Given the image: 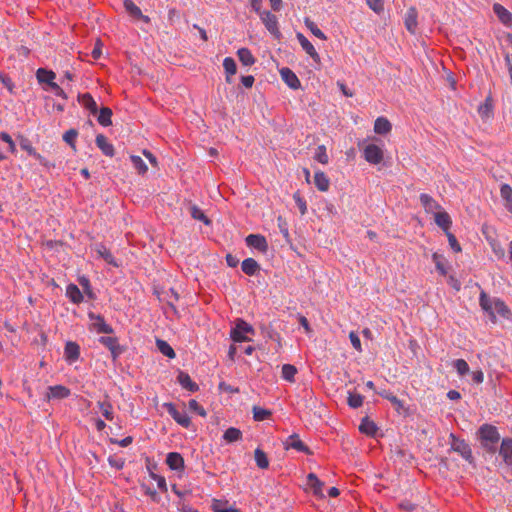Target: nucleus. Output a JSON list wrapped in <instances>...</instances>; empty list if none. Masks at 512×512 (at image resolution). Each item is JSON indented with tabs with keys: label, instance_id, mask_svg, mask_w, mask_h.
<instances>
[{
	"label": "nucleus",
	"instance_id": "nucleus-1",
	"mask_svg": "<svg viewBox=\"0 0 512 512\" xmlns=\"http://www.w3.org/2000/svg\"><path fill=\"white\" fill-rule=\"evenodd\" d=\"M479 304L482 310L488 315L492 323L497 322L496 314L511 320L512 312L500 298H491L486 292L481 291L479 296Z\"/></svg>",
	"mask_w": 512,
	"mask_h": 512
},
{
	"label": "nucleus",
	"instance_id": "nucleus-2",
	"mask_svg": "<svg viewBox=\"0 0 512 512\" xmlns=\"http://www.w3.org/2000/svg\"><path fill=\"white\" fill-rule=\"evenodd\" d=\"M256 333L254 327L243 318H236L230 329V338L234 343L250 342Z\"/></svg>",
	"mask_w": 512,
	"mask_h": 512
},
{
	"label": "nucleus",
	"instance_id": "nucleus-3",
	"mask_svg": "<svg viewBox=\"0 0 512 512\" xmlns=\"http://www.w3.org/2000/svg\"><path fill=\"white\" fill-rule=\"evenodd\" d=\"M478 433L482 446L488 452H494L496 445L500 440V435L497 431V428L493 425L484 424L479 428Z\"/></svg>",
	"mask_w": 512,
	"mask_h": 512
},
{
	"label": "nucleus",
	"instance_id": "nucleus-4",
	"mask_svg": "<svg viewBox=\"0 0 512 512\" xmlns=\"http://www.w3.org/2000/svg\"><path fill=\"white\" fill-rule=\"evenodd\" d=\"M90 321H92V324L90 325L89 329L96 331L98 334H113L114 328L106 323L104 317L101 314H96L92 311H89L87 314Z\"/></svg>",
	"mask_w": 512,
	"mask_h": 512
},
{
	"label": "nucleus",
	"instance_id": "nucleus-5",
	"mask_svg": "<svg viewBox=\"0 0 512 512\" xmlns=\"http://www.w3.org/2000/svg\"><path fill=\"white\" fill-rule=\"evenodd\" d=\"M363 157L368 163L378 165L384 159L383 149L374 143H370L364 146Z\"/></svg>",
	"mask_w": 512,
	"mask_h": 512
},
{
	"label": "nucleus",
	"instance_id": "nucleus-6",
	"mask_svg": "<svg viewBox=\"0 0 512 512\" xmlns=\"http://www.w3.org/2000/svg\"><path fill=\"white\" fill-rule=\"evenodd\" d=\"M98 342L110 351L113 360H116L125 352V347L119 344L117 337L101 336Z\"/></svg>",
	"mask_w": 512,
	"mask_h": 512
},
{
	"label": "nucleus",
	"instance_id": "nucleus-7",
	"mask_svg": "<svg viewBox=\"0 0 512 512\" xmlns=\"http://www.w3.org/2000/svg\"><path fill=\"white\" fill-rule=\"evenodd\" d=\"M451 450L461 455L469 463L473 462V456L470 446L464 441L450 434Z\"/></svg>",
	"mask_w": 512,
	"mask_h": 512
},
{
	"label": "nucleus",
	"instance_id": "nucleus-8",
	"mask_svg": "<svg viewBox=\"0 0 512 512\" xmlns=\"http://www.w3.org/2000/svg\"><path fill=\"white\" fill-rule=\"evenodd\" d=\"M260 19L265 25L266 29L276 38L280 39L282 34L278 27V19L276 15L271 13L268 10H264L263 13L260 14Z\"/></svg>",
	"mask_w": 512,
	"mask_h": 512
},
{
	"label": "nucleus",
	"instance_id": "nucleus-9",
	"mask_svg": "<svg viewBox=\"0 0 512 512\" xmlns=\"http://www.w3.org/2000/svg\"><path fill=\"white\" fill-rule=\"evenodd\" d=\"M163 407L166 409L168 414L182 427L188 428L191 424L190 417L185 410L179 411L176 409L173 403H164Z\"/></svg>",
	"mask_w": 512,
	"mask_h": 512
},
{
	"label": "nucleus",
	"instance_id": "nucleus-10",
	"mask_svg": "<svg viewBox=\"0 0 512 512\" xmlns=\"http://www.w3.org/2000/svg\"><path fill=\"white\" fill-rule=\"evenodd\" d=\"M405 396L406 394L404 392H401L400 394H394L391 396L389 401L399 415L407 417L410 415V409L407 405Z\"/></svg>",
	"mask_w": 512,
	"mask_h": 512
},
{
	"label": "nucleus",
	"instance_id": "nucleus-11",
	"mask_svg": "<svg viewBox=\"0 0 512 512\" xmlns=\"http://www.w3.org/2000/svg\"><path fill=\"white\" fill-rule=\"evenodd\" d=\"M246 245L256 249L259 252L266 253L268 251V242L265 236L261 234H249L245 238Z\"/></svg>",
	"mask_w": 512,
	"mask_h": 512
},
{
	"label": "nucleus",
	"instance_id": "nucleus-12",
	"mask_svg": "<svg viewBox=\"0 0 512 512\" xmlns=\"http://www.w3.org/2000/svg\"><path fill=\"white\" fill-rule=\"evenodd\" d=\"M296 38L300 43L302 49L313 59V61L320 65L321 58L312 43L300 32L296 34Z\"/></svg>",
	"mask_w": 512,
	"mask_h": 512
},
{
	"label": "nucleus",
	"instance_id": "nucleus-13",
	"mask_svg": "<svg viewBox=\"0 0 512 512\" xmlns=\"http://www.w3.org/2000/svg\"><path fill=\"white\" fill-rule=\"evenodd\" d=\"M285 449H295L299 452H303L307 455H311L312 451L306 446L300 439L298 434L290 435L284 442Z\"/></svg>",
	"mask_w": 512,
	"mask_h": 512
},
{
	"label": "nucleus",
	"instance_id": "nucleus-14",
	"mask_svg": "<svg viewBox=\"0 0 512 512\" xmlns=\"http://www.w3.org/2000/svg\"><path fill=\"white\" fill-rule=\"evenodd\" d=\"M280 76L283 82L291 89L297 90L301 88V82L297 75L288 67L280 69Z\"/></svg>",
	"mask_w": 512,
	"mask_h": 512
},
{
	"label": "nucleus",
	"instance_id": "nucleus-15",
	"mask_svg": "<svg viewBox=\"0 0 512 512\" xmlns=\"http://www.w3.org/2000/svg\"><path fill=\"white\" fill-rule=\"evenodd\" d=\"M64 358L69 363H75L80 358V346L77 342L67 341L64 347Z\"/></svg>",
	"mask_w": 512,
	"mask_h": 512
},
{
	"label": "nucleus",
	"instance_id": "nucleus-16",
	"mask_svg": "<svg viewBox=\"0 0 512 512\" xmlns=\"http://www.w3.org/2000/svg\"><path fill=\"white\" fill-rule=\"evenodd\" d=\"M79 104L88 110L90 114L96 116L98 113V105L90 93H79L77 96Z\"/></svg>",
	"mask_w": 512,
	"mask_h": 512
},
{
	"label": "nucleus",
	"instance_id": "nucleus-17",
	"mask_svg": "<svg viewBox=\"0 0 512 512\" xmlns=\"http://www.w3.org/2000/svg\"><path fill=\"white\" fill-rule=\"evenodd\" d=\"M418 11L414 6L407 9L404 17V25L408 32L415 34L418 25Z\"/></svg>",
	"mask_w": 512,
	"mask_h": 512
},
{
	"label": "nucleus",
	"instance_id": "nucleus-18",
	"mask_svg": "<svg viewBox=\"0 0 512 512\" xmlns=\"http://www.w3.org/2000/svg\"><path fill=\"white\" fill-rule=\"evenodd\" d=\"M124 8L126 12L134 19L142 20L145 23L150 22V18L146 15H143L141 9L133 2V0H124L123 1Z\"/></svg>",
	"mask_w": 512,
	"mask_h": 512
},
{
	"label": "nucleus",
	"instance_id": "nucleus-19",
	"mask_svg": "<svg viewBox=\"0 0 512 512\" xmlns=\"http://www.w3.org/2000/svg\"><path fill=\"white\" fill-rule=\"evenodd\" d=\"M95 144L105 156L113 157L115 155V148L108 142L105 135L98 134L95 138Z\"/></svg>",
	"mask_w": 512,
	"mask_h": 512
},
{
	"label": "nucleus",
	"instance_id": "nucleus-20",
	"mask_svg": "<svg viewBox=\"0 0 512 512\" xmlns=\"http://www.w3.org/2000/svg\"><path fill=\"white\" fill-rule=\"evenodd\" d=\"M66 297L76 305L84 301V295L79 287L74 283H69L66 287Z\"/></svg>",
	"mask_w": 512,
	"mask_h": 512
},
{
	"label": "nucleus",
	"instance_id": "nucleus-21",
	"mask_svg": "<svg viewBox=\"0 0 512 512\" xmlns=\"http://www.w3.org/2000/svg\"><path fill=\"white\" fill-rule=\"evenodd\" d=\"M241 270L248 276H256L260 270V264L254 258H246L241 263Z\"/></svg>",
	"mask_w": 512,
	"mask_h": 512
},
{
	"label": "nucleus",
	"instance_id": "nucleus-22",
	"mask_svg": "<svg viewBox=\"0 0 512 512\" xmlns=\"http://www.w3.org/2000/svg\"><path fill=\"white\" fill-rule=\"evenodd\" d=\"M95 250L107 264L112 265L113 267H119V263L103 243H97L95 245Z\"/></svg>",
	"mask_w": 512,
	"mask_h": 512
},
{
	"label": "nucleus",
	"instance_id": "nucleus-23",
	"mask_svg": "<svg viewBox=\"0 0 512 512\" xmlns=\"http://www.w3.org/2000/svg\"><path fill=\"white\" fill-rule=\"evenodd\" d=\"M166 464L171 470L181 471L184 469V459L178 452H170L166 457Z\"/></svg>",
	"mask_w": 512,
	"mask_h": 512
},
{
	"label": "nucleus",
	"instance_id": "nucleus-24",
	"mask_svg": "<svg viewBox=\"0 0 512 512\" xmlns=\"http://www.w3.org/2000/svg\"><path fill=\"white\" fill-rule=\"evenodd\" d=\"M70 394L66 386H49L44 393L45 398L50 399H63Z\"/></svg>",
	"mask_w": 512,
	"mask_h": 512
},
{
	"label": "nucleus",
	"instance_id": "nucleus-25",
	"mask_svg": "<svg viewBox=\"0 0 512 512\" xmlns=\"http://www.w3.org/2000/svg\"><path fill=\"white\" fill-rule=\"evenodd\" d=\"M56 74L54 71L47 68H38L36 71V79L40 84H46L48 87L54 83Z\"/></svg>",
	"mask_w": 512,
	"mask_h": 512
},
{
	"label": "nucleus",
	"instance_id": "nucleus-26",
	"mask_svg": "<svg viewBox=\"0 0 512 512\" xmlns=\"http://www.w3.org/2000/svg\"><path fill=\"white\" fill-rule=\"evenodd\" d=\"M435 223L446 233L452 226L450 215L446 211H438L434 213Z\"/></svg>",
	"mask_w": 512,
	"mask_h": 512
},
{
	"label": "nucleus",
	"instance_id": "nucleus-27",
	"mask_svg": "<svg viewBox=\"0 0 512 512\" xmlns=\"http://www.w3.org/2000/svg\"><path fill=\"white\" fill-rule=\"evenodd\" d=\"M493 11L498 19L506 26L512 25V13L499 3L493 5Z\"/></svg>",
	"mask_w": 512,
	"mask_h": 512
},
{
	"label": "nucleus",
	"instance_id": "nucleus-28",
	"mask_svg": "<svg viewBox=\"0 0 512 512\" xmlns=\"http://www.w3.org/2000/svg\"><path fill=\"white\" fill-rule=\"evenodd\" d=\"M420 203L424 207L427 213H433L436 210H440L441 205L435 201L429 194L421 193L419 196Z\"/></svg>",
	"mask_w": 512,
	"mask_h": 512
},
{
	"label": "nucleus",
	"instance_id": "nucleus-29",
	"mask_svg": "<svg viewBox=\"0 0 512 512\" xmlns=\"http://www.w3.org/2000/svg\"><path fill=\"white\" fill-rule=\"evenodd\" d=\"M96 116L98 123L103 127L112 125L113 111L111 108L107 106H102L100 109L98 108V113Z\"/></svg>",
	"mask_w": 512,
	"mask_h": 512
},
{
	"label": "nucleus",
	"instance_id": "nucleus-30",
	"mask_svg": "<svg viewBox=\"0 0 512 512\" xmlns=\"http://www.w3.org/2000/svg\"><path fill=\"white\" fill-rule=\"evenodd\" d=\"M392 129L390 121L386 117H378L374 123V131L378 135H386Z\"/></svg>",
	"mask_w": 512,
	"mask_h": 512
},
{
	"label": "nucleus",
	"instance_id": "nucleus-31",
	"mask_svg": "<svg viewBox=\"0 0 512 512\" xmlns=\"http://www.w3.org/2000/svg\"><path fill=\"white\" fill-rule=\"evenodd\" d=\"M499 453L506 464L512 465V439L506 438L502 440Z\"/></svg>",
	"mask_w": 512,
	"mask_h": 512
},
{
	"label": "nucleus",
	"instance_id": "nucleus-32",
	"mask_svg": "<svg viewBox=\"0 0 512 512\" xmlns=\"http://www.w3.org/2000/svg\"><path fill=\"white\" fill-rule=\"evenodd\" d=\"M314 184L321 192H326L330 186V180L323 171H316L314 174Z\"/></svg>",
	"mask_w": 512,
	"mask_h": 512
},
{
	"label": "nucleus",
	"instance_id": "nucleus-33",
	"mask_svg": "<svg viewBox=\"0 0 512 512\" xmlns=\"http://www.w3.org/2000/svg\"><path fill=\"white\" fill-rule=\"evenodd\" d=\"M155 344H156L157 350L165 357H167L169 359H173L176 357V353H175L174 349L167 341L160 339V338H156Z\"/></svg>",
	"mask_w": 512,
	"mask_h": 512
},
{
	"label": "nucleus",
	"instance_id": "nucleus-34",
	"mask_svg": "<svg viewBox=\"0 0 512 512\" xmlns=\"http://www.w3.org/2000/svg\"><path fill=\"white\" fill-rule=\"evenodd\" d=\"M308 483L313 490V493L318 497H324L323 487L324 483L318 479L314 473H310L307 476Z\"/></svg>",
	"mask_w": 512,
	"mask_h": 512
},
{
	"label": "nucleus",
	"instance_id": "nucleus-35",
	"mask_svg": "<svg viewBox=\"0 0 512 512\" xmlns=\"http://www.w3.org/2000/svg\"><path fill=\"white\" fill-rule=\"evenodd\" d=\"M223 68L226 73V82L229 84L232 83L231 76H233L237 72L236 61L232 57H226L223 60Z\"/></svg>",
	"mask_w": 512,
	"mask_h": 512
},
{
	"label": "nucleus",
	"instance_id": "nucleus-36",
	"mask_svg": "<svg viewBox=\"0 0 512 512\" xmlns=\"http://www.w3.org/2000/svg\"><path fill=\"white\" fill-rule=\"evenodd\" d=\"M237 56L244 66H252L256 62V58L253 56L251 51L245 47L238 49Z\"/></svg>",
	"mask_w": 512,
	"mask_h": 512
},
{
	"label": "nucleus",
	"instance_id": "nucleus-37",
	"mask_svg": "<svg viewBox=\"0 0 512 512\" xmlns=\"http://www.w3.org/2000/svg\"><path fill=\"white\" fill-rule=\"evenodd\" d=\"M190 214L193 219L201 221L206 226H210L212 224V220L197 205L190 206Z\"/></svg>",
	"mask_w": 512,
	"mask_h": 512
},
{
	"label": "nucleus",
	"instance_id": "nucleus-38",
	"mask_svg": "<svg viewBox=\"0 0 512 512\" xmlns=\"http://www.w3.org/2000/svg\"><path fill=\"white\" fill-rule=\"evenodd\" d=\"M500 195L505 201V208L512 213V187L509 184H502L500 187Z\"/></svg>",
	"mask_w": 512,
	"mask_h": 512
},
{
	"label": "nucleus",
	"instance_id": "nucleus-39",
	"mask_svg": "<svg viewBox=\"0 0 512 512\" xmlns=\"http://www.w3.org/2000/svg\"><path fill=\"white\" fill-rule=\"evenodd\" d=\"M78 282L83 289V295H86L89 299L95 300L97 298L96 293L93 291L90 280L85 275L78 278Z\"/></svg>",
	"mask_w": 512,
	"mask_h": 512
},
{
	"label": "nucleus",
	"instance_id": "nucleus-40",
	"mask_svg": "<svg viewBox=\"0 0 512 512\" xmlns=\"http://www.w3.org/2000/svg\"><path fill=\"white\" fill-rule=\"evenodd\" d=\"M79 135V132L77 129L75 128H71L69 130H67L63 136H62V139L63 141L74 151L76 152L77 151V148H76V140H77V137Z\"/></svg>",
	"mask_w": 512,
	"mask_h": 512
},
{
	"label": "nucleus",
	"instance_id": "nucleus-41",
	"mask_svg": "<svg viewBox=\"0 0 512 512\" xmlns=\"http://www.w3.org/2000/svg\"><path fill=\"white\" fill-rule=\"evenodd\" d=\"M478 113L481 118H490L493 115L492 98L488 96L483 103L478 107Z\"/></svg>",
	"mask_w": 512,
	"mask_h": 512
},
{
	"label": "nucleus",
	"instance_id": "nucleus-42",
	"mask_svg": "<svg viewBox=\"0 0 512 512\" xmlns=\"http://www.w3.org/2000/svg\"><path fill=\"white\" fill-rule=\"evenodd\" d=\"M432 260L433 262L435 263V267H436V270L437 272L442 275V276H446L447 273H448V270L446 268V258L441 255V254H438L437 252L433 253L432 254Z\"/></svg>",
	"mask_w": 512,
	"mask_h": 512
},
{
	"label": "nucleus",
	"instance_id": "nucleus-43",
	"mask_svg": "<svg viewBox=\"0 0 512 512\" xmlns=\"http://www.w3.org/2000/svg\"><path fill=\"white\" fill-rule=\"evenodd\" d=\"M223 439L226 443L240 441L242 439V432L238 428L230 427L224 432Z\"/></svg>",
	"mask_w": 512,
	"mask_h": 512
},
{
	"label": "nucleus",
	"instance_id": "nucleus-44",
	"mask_svg": "<svg viewBox=\"0 0 512 512\" xmlns=\"http://www.w3.org/2000/svg\"><path fill=\"white\" fill-rule=\"evenodd\" d=\"M359 430L366 435L373 436L377 431V427L373 421L365 417L359 425Z\"/></svg>",
	"mask_w": 512,
	"mask_h": 512
},
{
	"label": "nucleus",
	"instance_id": "nucleus-45",
	"mask_svg": "<svg viewBox=\"0 0 512 512\" xmlns=\"http://www.w3.org/2000/svg\"><path fill=\"white\" fill-rule=\"evenodd\" d=\"M254 459H255L256 465L260 469H267L269 467L268 457L262 449H260V448L255 449Z\"/></svg>",
	"mask_w": 512,
	"mask_h": 512
},
{
	"label": "nucleus",
	"instance_id": "nucleus-46",
	"mask_svg": "<svg viewBox=\"0 0 512 512\" xmlns=\"http://www.w3.org/2000/svg\"><path fill=\"white\" fill-rule=\"evenodd\" d=\"M297 368L292 364H284L281 368V376L285 381L294 382Z\"/></svg>",
	"mask_w": 512,
	"mask_h": 512
},
{
	"label": "nucleus",
	"instance_id": "nucleus-47",
	"mask_svg": "<svg viewBox=\"0 0 512 512\" xmlns=\"http://www.w3.org/2000/svg\"><path fill=\"white\" fill-rule=\"evenodd\" d=\"M347 394V403L351 408L356 409L362 406L364 397L361 394L355 391H348Z\"/></svg>",
	"mask_w": 512,
	"mask_h": 512
},
{
	"label": "nucleus",
	"instance_id": "nucleus-48",
	"mask_svg": "<svg viewBox=\"0 0 512 512\" xmlns=\"http://www.w3.org/2000/svg\"><path fill=\"white\" fill-rule=\"evenodd\" d=\"M304 24L315 37L321 40L327 39L326 35L322 32V30L318 28V26L311 19L305 18Z\"/></svg>",
	"mask_w": 512,
	"mask_h": 512
},
{
	"label": "nucleus",
	"instance_id": "nucleus-49",
	"mask_svg": "<svg viewBox=\"0 0 512 512\" xmlns=\"http://www.w3.org/2000/svg\"><path fill=\"white\" fill-rule=\"evenodd\" d=\"M18 141H19V146L22 150L26 151L28 153V155L30 156H33L35 155V153L37 152L36 149L32 146V143L31 141L23 136V135H19L18 136Z\"/></svg>",
	"mask_w": 512,
	"mask_h": 512
},
{
	"label": "nucleus",
	"instance_id": "nucleus-50",
	"mask_svg": "<svg viewBox=\"0 0 512 512\" xmlns=\"http://www.w3.org/2000/svg\"><path fill=\"white\" fill-rule=\"evenodd\" d=\"M133 167L139 174L144 175L148 171V167L140 156L132 155L130 157Z\"/></svg>",
	"mask_w": 512,
	"mask_h": 512
},
{
	"label": "nucleus",
	"instance_id": "nucleus-51",
	"mask_svg": "<svg viewBox=\"0 0 512 512\" xmlns=\"http://www.w3.org/2000/svg\"><path fill=\"white\" fill-rule=\"evenodd\" d=\"M253 418L255 421H264L271 416V411L264 409L259 406H254L253 409Z\"/></svg>",
	"mask_w": 512,
	"mask_h": 512
},
{
	"label": "nucleus",
	"instance_id": "nucleus-52",
	"mask_svg": "<svg viewBox=\"0 0 512 512\" xmlns=\"http://www.w3.org/2000/svg\"><path fill=\"white\" fill-rule=\"evenodd\" d=\"M453 367L460 376H464L470 372L469 365L464 359H457L453 362Z\"/></svg>",
	"mask_w": 512,
	"mask_h": 512
},
{
	"label": "nucleus",
	"instance_id": "nucleus-53",
	"mask_svg": "<svg viewBox=\"0 0 512 512\" xmlns=\"http://www.w3.org/2000/svg\"><path fill=\"white\" fill-rule=\"evenodd\" d=\"M97 405L99 407L100 412L107 420L113 419V408L110 403L105 402V401H103V402L99 401Z\"/></svg>",
	"mask_w": 512,
	"mask_h": 512
},
{
	"label": "nucleus",
	"instance_id": "nucleus-54",
	"mask_svg": "<svg viewBox=\"0 0 512 512\" xmlns=\"http://www.w3.org/2000/svg\"><path fill=\"white\" fill-rule=\"evenodd\" d=\"M314 158L321 164H327L329 162V157L324 145H319L317 147Z\"/></svg>",
	"mask_w": 512,
	"mask_h": 512
},
{
	"label": "nucleus",
	"instance_id": "nucleus-55",
	"mask_svg": "<svg viewBox=\"0 0 512 512\" xmlns=\"http://www.w3.org/2000/svg\"><path fill=\"white\" fill-rule=\"evenodd\" d=\"M293 199H294L297 207L299 208L301 215H305L307 213L306 200L300 195L299 192L294 193Z\"/></svg>",
	"mask_w": 512,
	"mask_h": 512
},
{
	"label": "nucleus",
	"instance_id": "nucleus-56",
	"mask_svg": "<svg viewBox=\"0 0 512 512\" xmlns=\"http://www.w3.org/2000/svg\"><path fill=\"white\" fill-rule=\"evenodd\" d=\"M0 82L7 88L9 93L15 94V84L12 79L0 71Z\"/></svg>",
	"mask_w": 512,
	"mask_h": 512
},
{
	"label": "nucleus",
	"instance_id": "nucleus-57",
	"mask_svg": "<svg viewBox=\"0 0 512 512\" xmlns=\"http://www.w3.org/2000/svg\"><path fill=\"white\" fill-rule=\"evenodd\" d=\"M368 7L377 14H380L384 10L383 0H366Z\"/></svg>",
	"mask_w": 512,
	"mask_h": 512
},
{
	"label": "nucleus",
	"instance_id": "nucleus-58",
	"mask_svg": "<svg viewBox=\"0 0 512 512\" xmlns=\"http://www.w3.org/2000/svg\"><path fill=\"white\" fill-rule=\"evenodd\" d=\"M188 407L191 412H194L202 417L206 416V410L194 399L190 400Z\"/></svg>",
	"mask_w": 512,
	"mask_h": 512
},
{
	"label": "nucleus",
	"instance_id": "nucleus-59",
	"mask_svg": "<svg viewBox=\"0 0 512 512\" xmlns=\"http://www.w3.org/2000/svg\"><path fill=\"white\" fill-rule=\"evenodd\" d=\"M447 238H448V242H449V245L451 247V249L455 252V253H459L461 252V246L456 238V236L454 234H452L450 231L446 232L445 233Z\"/></svg>",
	"mask_w": 512,
	"mask_h": 512
},
{
	"label": "nucleus",
	"instance_id": "nucleus-60",
	"mask_svg": "<svg viewBox=\"0 0 512 512\" xmlns=\"http://www.w3.org/2000/svg\"><path fill=\"white\" fill-rule=\"evenodd\" d=\"M148 470H149L150 477L157 482L158 488L162 491H167V485H166L165 478L160 475L155 474L149 467H148Z\"/></svg>",
	"mask_w": 512,
	"mask_h": 512
},
{
	"label": "nucleus",
	"instance_id": "nucleus-61",
	"mask_svg": "<svg viewBox=\"0 0 512 512\" xmlns=\"http://www.w3.org/2000/svg\"><path fill=\"white\" fill-rule=\"evenodd\" d=\"M0 140L5 142V143H7L8 150L11 153H15L16 152V145H15L12 137L7 132H1L0 133Z\"/></svg>",
	"mask_w": 512,
	"mask_h": 512
},
{
	"label": "nucleus",
	"instance_id": "nucleus-62",
	"mask_svg": "<svg viewBox=\"0 0 512 512\" xmlns=\"http://www.w3.org/2000/svg\"><path fill=\"white\" fill-rule=\"evenodd\" d=\"M349 339H350V342H351L353 348L356 349L358 352H361L362 351L361 340H360V337L357 334V332L351 331L349 333Z\"/></svg>",
	"mask_w": 512,
	"mask_h": 512
},
{
	"label": "nucleus",
	"instance_id": "nucleus-63",
	"mask_svg": "<svg viewBox=\"0 0 512 512\" xmlns=\"http://www.w3.org/2000/svg\"><path fill=\"white\" fill-rule=\"evenodd\" d=\"M277 222H278V227H279L281 234L288 241L289 240V230H288L287 222L281 216H279L277 218Z\"/></svg>",
	"mask_w": 512,
	"mask_h": 512
},
{
	"label": "nucleus",
	"instance_id": "nucleus-64",
	"mask_svg": "<svg viewBox=\"0 0 512 512\" xmlns=\"http://www.w3.org/2000/svg\"><path fill=\"white\" fill-rule=\"evenodd\" d=\"M49 88L54 92L56 96H59L63 99L68 98L65 91L56 82L52 83Z\"/></svg>",
	"mask_w": 512,
	"mask_h": 512
}]
</instances>
